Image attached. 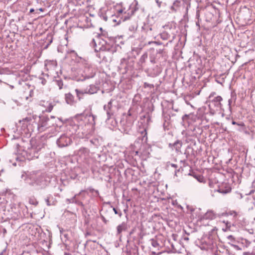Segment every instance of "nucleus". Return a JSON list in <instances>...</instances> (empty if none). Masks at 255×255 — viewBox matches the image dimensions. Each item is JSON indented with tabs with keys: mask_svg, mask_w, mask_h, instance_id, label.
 Instances as JSON below:
<instances>
[{
	"mask_svg": "<svg viewBox=\"0 0 255 255\" xmlns=\"http://www.w3.org/2000/svg\"><path fill=\"white\" fill-rule=\"evenodd\" d=\"M21 177L26 183L37 189L43 188L46 185L44 177L40 173L35 171L23 172Z\"/></svg>",
	"mask_w": 255,
	"mask_h": 255,
	"instance_id": "obj_1",
	"label": "nucleus"
},
{
	"mask_svg": "<svg viewBox=\"0 0 255 255\" xmlns=\"http://www.w3.org/2000/svg\"><path fill=\"white\" fill-rule=\"evenodd\" d=\"M90 120H92L93 122L95 120V117L93 115H89L85 116L82 115H78L76 116L73 119V122L75 123H77L78 125L77 126H75L74 127V130L75 131H76L77 129L78 128V127L80 126H82L83 123L82 122H85L86 120L89 121Z\"/></svg>",
	"mask_w": 255,
	"mask_h": 255,
	"instance_id": "obj_2",
	"label": "nucleus"
},
{
	"mask_svg": "<svg viewBox=\"0 0 255 255\" xmlns=\"http://www.w3.org/2000/svg\"><path fill=\"white\" fill-rule=\"evenodd\" d=\"M50 120L46 117H40V121L38 124L39 130L42 131L50 126Z\"/></svg>",
	"mask_w": 255,
	"mask_h": 255,
	"instance_id": "obj_3",
	"label": "nucleus"
},
{
	"mask_svg": "<svg viewBox=\"0 0 255 255\" xmlns=\"http://www.w3.org/2000/svg\"><path fill=\"white\" fill-rule=\"evenodd\" d=\"M71 142V138L65 135H61L57 140V144L61 147L67 146Z\"/></svg>",
	"mask_w": 255,
	"mask_h": 255,
	"instance_id": "obj_4",
	"label": "nucleus"
},
{
	"mask_svg": "<svg viewBox=\"0 0 255 255\" xmlns=\"http://www.w3.org/2000/svg\"><path fill=\"white\" fill-rule=\"evenodd\" d=\"M98 90L97 87L94 85H91L89 86V88H87L85 90L84 93H87V94H93L97 92Z\"/></svg>",
	"mask_w": 255,
	"mask_h": 255,
	"instance_id": "obj_5",
	"label": "nucleus"
},
{
	"mask_svg": "<svg viewBox=\"0 0 255 255\" xmlns=\"http://www.w3.org/2000/svg\"><path fill=\"white\" fill-rule=\"evenodd\" d=\"M214 214L211 211H209L206 212V213L204 215L203 219H212L214 218Z\"/></svg>",
	"mask_w": 255,
	"mask_h": 255,
	"instance_id": "obj_6",
	"label": "nucleus"
},
{
	"mask_svg": "<svg viewBox=\"0 0 255 255\" xmlns=\"http://www.w3.org/2000/svg\"><path fill=\"white\" fill-rule=\"evenodd\" d=\"M65 99L67 104H72L74 100V97L71 94L68 93L65 95Z\"/></svg>",
	"mask_w": 255,
	"mask_h": 255,
	"instance_id": "obj_7",
	"label": "nucleus"
},
{
	"mask_svg": "<svg viewBox=\"0 0 255 255\" xmlns=\"http://www.w3.org/2000/svg\"><path fill=\"white\" fill-rule=\"evenodd\" d=\"M173 147L178 151L182 146V143L179 141H176L173 144Z\"/></svg>",
	"mask_w": 255,
	"mask_h": 255,
	"instance_id": "obj_8",
	"label": "nucleus"
},
{
	"mask_svg": "<svg viewBox=\"0 0 255 255\" xmlns=\"http://www.w3.org/2000/svg\"><path fill=\"white\" fill-rule=\"evenodd\" d=\"M231 187L230 186H228L225 189H223V188H220L218 191L220 193L226 194L229 193L231 191Z\"/></svg>",
	"mask_w": 255,
	"mask_h": 255,
	"instance_id": "obj_9",
	"label": "nucleus"
},
{
	"mask_svg": "<svg viewBox=\"0 0 255 255\" xmlns=\"http://www.w3.org/2000/svg\"><path fill=\"white\" fill-rule=\"evenodd\" d=\"M126 224L125 223H122V224L119 225L117 227V231L119 234L121 233L123 230L125 229Z\"/></svg>",
	"mask_w": 255,
	"mask_h": 255,
	"instance_id": "obj_10",
	"label": "nucleus"
},
{
	"mask_svg": "<svg viewBox=\"0 0 255 255\" xmlns=\"http://www.w3.org/2000/svg\"><path fill=\"white\" fill-rule=\"evenodd\" d=\"M53 107V105L51 103L49 104L48 107V109L46 111L48 112H50L52 111Z\"/></svg>",
	"mask_w": 255,
	"mask_h": 255,
	"instance_id": "obj_11",
	"label": "nucleus"
},
{
	"mask_svg": "<svg viewBox=\"0 0 255 255\" xmlns=\"http://www.w3.org/2000/svg\"><path fill=\"white\" fill-rule=\"evenodd\" d=\"M159 7L160 6L161 2L159 1V0H155Z\"/></svg>",
	"mask_w": 255,
	"mask_h": 255,
	"instance_id": "obj_12",
	"label": "nucleus"
},
{
	"mask_svg": "<svg viewBox=\"0 0 255 255\" xmlns=\"http://www.w3.org/2000/svg\"><path fill=\"white\" fill-rule=\"evenodd\" d=\"M76 91L77 94L78 95H79V94H80V93H82V94H83V92H80V91H79L78 90H76Z\"/></svg>",
	"mask_w": 255,
	"mask_h": 255,
	"instance_id": "obj_13",
	"label": "nucleus"
},
{
	"mask_svg": "<svg viewBox=\"0 0 255 255\" xmlns=\"http://www.w3.org/2000/svg\"><path fill=\"white\" fill-rule=\"evenodd\" d=\"M196 179L199 181V182H202V181L201 180V179L202 178L201 177H196Z\"/></svg>",
	"mask_w": 255,
	"mask_h": 255,
	"instance_id": "obj_14",
	"label": "nucleus"
},
{
	"mask_svg": "<svg viewBox=\"0 0 255 255\" xmlns=\"http://www.w3.org/2000/svg\"><path fill=\"white\" fill-rule=\"evenodd\" d=\"M113 210L116 214H118V211L116 208H114Z\"/></svg>",
	"mask_w": 255,
	"mask_h": 255,
	"instance_id": "obj_15",
	"label": "nucleus"
},
{
	"mask_svg": "<svg viewBox=\"0 0 255 255\" xmlns=\"http://www.w3.org/2000/svg\"><path fill=\"white\" fill-rule=\"evenodd\" d=\"M118 12L119 13H122L123 12V9L119 10Z\"/></svg>",
	"mask_w": 255,
	"mask_h": 255,
	"instance_id": "obj_16",
	"label": "nucleus"
},
{
	"mask_svg": "<svg viewBox=\"0 0 255 255\" xmlns=\"http://www.w3.org/2000/svg\"><path fill=\"white\" fill-rule=\"evenodd\" d=\"M33 11H34V9H33V8H32V9H31L30 10V12H33Z\"/></svg>",
	"mask_w": 255,
	"mask_h": 255,
	"instance_id": "obj_17",
	"label": "nucleus"
},
{
	"mask_svg": "<svg viewBox=\"0 0 255 255\" xmlns=\"http://www.w3.org/2000/svg\"><path fill=\"white\" fill-rule=\"evenodd\" d=\"M58 120L59 122H61V123H63V122L60 119H58Z\"/></svg>",
	"mask_w": 255,
	"mask_h": 255,
	"instance_id": "obj_18",
	"label": "nucleus"
},
{
	"mask_svg": "<svg viewBox=\"0 0 255 255\" xmlns=\"http://www.w3.org/2000/svg\"><path fill=\"white\" fill-rule=\"evenodd\" d=\"M232 124H233V125H236V123L235 122H234V121H233V122H232Z\"/></svg>",
	"mask_w": 255,
	"mask_h": 255,
	"instance_id": "obj_19",
	"label": "nucleus"
},
{
	"mask_svg": "<svg viewBox=\"0 0 255 255\" xmlns=\"http://www.w3.org/2000/svg\"><path fill=\"white\" fill-rule=\"evenodd\" d=\"M218 100H220L222 99L221 97H218Z\"/></svg>",
	"mask_w": 255,
	"mask_h": 255,
	"instance_id": "obj_20",
	"label": "nucleus"
},
{
	"mask_svg": "<svg viewBox=\"0 0 255 255\" xmlns=\"http://www.w3.org/2000/svg\"><path fill=\"white\" fill-rule=\"evenodd\" d=\"M10 87L11 88V89H13V86H12V85H10Z\"/></svg>",
	"mask_w": 255,
	"mask_h": 255,
	"instance_id": "obj_21",
	"label": "nucleus"
},
{
	"mask_svg": "<svg viewBox=\"0 0 255 255\" xmlns=\"http://www.w3.org/2000/svg\"><path fill=\"white\" fill-rule=\"evenodd\" d=\"M232 236H229L228 237V238L231 239V238H232Z\"/></svg>",
	"mask_w": 255,
	"mask_h": 255,
	"instance_id": "obj_22",
	"label": "nucleus"
},
{
	"mask_svg": "<svg viewBox=\"0 0 255 255\" xmlns=\"http://www.w3.org/2000/svg\"><path fill=\"white\" fill-rule=\"evenodd\" d=\"M232 236H229L228 237V238L231 239V238H232Z\"/></svg>",
	"mask_w": 255,
	"mask_h": 255,
	"instance_id": "obj_23",
	"label": "nucleus"
},
{
	"mask_svg": "<svg viewBox=\"0 0 255 255\" xmlns=\"http://www.w3.org/2000/svg\"><path fill=\"white\" fill-rule=\"evenodd\" d=\"M244 254L245 255H246L247 254V253H244Z\"/></svg>",
	"mask_w": 255,
	"mask_h": 255,
	"instance_id": "obj_24",
	"label": "nucleus"
},
{
	"mask_svg": "<svg viewBox=\"0 0 255 255\" xmlns=\"http://www.w3.org/2000/svg\"><path fill=\"white\" fill-rule=\"evenodd\" d=\"M56 123H57V125H59V124L57 122H56Z\"/></svg>",
	"mask_w": 255,
	"mask_h": 255,
	"instance_id": "obj_25",
	"label": "nucleus"
}]
</instances>
